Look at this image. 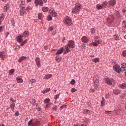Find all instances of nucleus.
Masks as SVG:
<instances>
[{"instance_id": "obj_18", "label": "nucleus", "mask_w": 126, "mask_h": 126, "mask_svg": "<svg viewBox=\"0 0 126 126\" xmlns=\"http://www.w3.org/2000/svg\"><path fill=\"white\" fill-rule=\"evenodd\" d=\"M8 9H9V5L6 4L4 6V11H5V12H6Z\"/></svg>"}, {"instance_id": "obj_51", "label": "nucleus", "mask_w": 126, "mask_h": 126, "mask_svg": "<svg viewBox=\"0 0 126 126\" xmlns=\"http://www.w3.org/2000/svg\"><path fill=\"white\" fill-rule=\"evenodd\" d=\"M47 20H48V21H50L52 20V16H48L47 17Z\"/></svg>"}, {"instance_id": "obj_7", "label": "nucleus", "mask_w": 126, "mask_h": 126, "mask_svg": "<svg viewBox=\"0 0 126 126\" xmlns=\"http://www.w3.org/2000/svg\"><path fill=\"white\" fill-rule=\"evenodd\" d=\"M114 20H115V17L113 15L109 16L107 18V22L109 24H111V23H113Z\"/></svg>"}, {"instance_id": "obj_15", "label": "nucleus", "mask_w": 126, "mask_h": 126, "mask_svg": "<svg viewBox=\"0 0 126 126\" xmlns=\"http://www.w3.org/2000/svg\"><path fill=\"white\" fill-rule=\"evenodd\" d=\"M63 47H62L56 53V55H61V54H63Z\"/></svg>"}, {"instance_id": "obj_3", "label": "nucleus", "mask_w": 126, "mask_h": 126, "mask_svg": "<svg viewBox=\"0 0 126 126\" xmlns=\"http://www.w3.org/2000/svg\"><path fill=\"white\" fill-rule=\"evenodd\" d=\"M81 9V4L76 3L75 4V7L73 9L72 11V13H76L78 12Z\"/></svg>"}, {"instance_id": "obj_47", "label": "nucleus", "mask_w": 126, "mask_h": 126, "mask_svg": "<svg viewBox=\"0 0 126 126\" xmlns=\"http://www.w3.org/2000/svg\"><path fill=\"white\" fill-rule=\"evenodd\" d=\"M51 14H52V16H53L54 17H56V16L58 15L57 13L56 12L53 13V12L51 13Z\"/></svg>"}, {"instance_id": "obj_43", "label": "nucleus", "mask_w": 126, "mask_h": 126, "mask_svg": "<svg viewBox=\"0 0 126 126\" xmlns=\"http://www.w3.org/2000/svg\"><path fill=\"white\" fill-rule=\"evenodd\" d=\"M114 38L116 40H119V36H118V35H117V34H115L114 35Z\"/></svg>"}, {"instance_id": "obj_21", "label": "nucleus", "mask_w": 126, "mask_h": 126, "mask_svg": "<svg viewBox=\"0 0 126 126\" xmlns=\"http://www.w3.org/2000/svg\"><path fill=\"white\" fill-rule=\"evenodd\" d=\"M121 92L119 90H113V93L115 94V95H119Z\"/></svg>"}, {"instance_id": "obj_46", "label": "nucleus", "mask_w": 126, "mask_h": 126, "mask_svg": "<svg viewBox=\"0 0 126 126\" xmlns=\"http://www.w3.org/2000/svg\"><path fill=\"white\" fill-rule=\"evenodd\" d=\"M50 88H47V89H46L44 91L43 93L45 94V93H47V92H50Z\"/></svg>"}, {"instance_id": "obj_42", "label": "nucleus", "mask_w": 126, "mask_h": 126, "mask_svg": "<svg viewBox=\"0 0 126 126\" xmlns=\"http://www.w3.org/2000/svg\"><path fill=\"white\" fill-rule=\"evenodd\" d=\"M11 23H12V26L14 27L15 23L14 22V19L13 18L12 19Z\"/></svg>"}, {"instance_id": "obj_29", "label": "nucleus", "mask_w": 126, "mask_h": 126, "mask_svg": "<svg viewBox=\"0 0 126 126\" xmlns=\"http://www.w3.org/2000/svg\"><path fill=\"white\" fill-rule=\"evenodd\" d=\"M26 13V12L25 11H24V10H20V15L21 16H24V14H25Z\"/></svg>"}, {"instance_id": "obj_35", "label": "nucleus", "mask_w": 126, "mask_h": 126, "mask_svg": "<svg viewBox=\"0 0 126 126\" xmlns=\"http://www.w3.org/2000/svg\"><path fill=\"white\" fill-rule=\"evenodd\" d=\"M50 101H51L50 99L46 98L44 100V103H45V104H48V103L50 102Z\"/></svg>"}, {"instance_id": "obj_28", "label": "nucleus", "mask_w": 126, "mask_h": 126, "mask_svg": "<svg viewBox=\"0 0 126 126\" xmlns=\"http://www.w3.org/2000/svg\"><path fill=\"white\" fill-rule=\"evenodd\" d=\"M43 17H44V16H43V14H42L41 13H40L38 14V19H42Z\"/></svg>"}, {"instance_id": "obj_45", "label": "nucleus", "mask_w": 126, "mask_h": 126, "mask_svg": "<svg viewBox=\"0 0 126 126\" xmlns=\"http://www.w3.org/2000/svg\"><path fill=\"white\" fill-rule=\"evenodd\" d=\"M3 29H4V26H0V32H2L3 31Z\"/></svg>"}, {"instance_id": "obj_11", "label": "nucleus", "mask_w": 126, "mask_h": 126, "mask_svg": "<svg viewBox=\"0 0 126 126\" xmlns=\"http://www.w3.org/2000/svg\"><path fill=\"white\" fill-rule=\"evenodd\" d=\"M121 69L122 72H124V71H126V63H122L121 64Z\"/></svg>"}, {"instance_id": "obj_63", "label": "nucleus", "mask_w": 126, "mask_h": 126, "mask_svg": "<svg viewBox=\"0 0 126 126\" xmlns=\"http://www.w3.org/2000/svg\"><path fill=\"white\" fill-rule=\"evenodd\" d=\"M123 23L124 25H125V24H126V21H123Z\"/></svg>"}, {"instance_id": "obj_44", "label": "nucleus", "mask_w": 126, "mask_h": 126, "mask_svg": "<svg viewBox=\"0 0 126 126\" xmlns=\"http://www.w3.org/2000/svg\"><path fill=\"white\" fill-rule=\"evenodd\" d=\"M116 15L117 17H118V18L121 17V15H120V12H116Z\"/></svg>"}, {"instance_id": "obj_62", "label": "nucleus", "mask_w": 126, "mask_h": 126, "mask_svg": "<svg viewBox=\"0 0 126 126\" xmlns=\"http://www.w3.org/2000/svg\"><path fill=\"white\" fill-rule=\"evenodd\" d=\"M44 49L45 50H48V46L46 45L44 47Z\"/></svg>"}, {"instance_id": "obj_59", "label": "nucleus", "mask_w": 126, "mask_h": 126, "mask_svg": "<svg viewBox=\"0 0 126 126\" xmlns=\"http://www.w3.org/2000/svg\"><path fill=\"white\" fill-rule=\"evenodd\" d=\"M5 38L6 39V38H7V36H8V35H9V32H6L5 33Z\"/></svg>"}, {"instance_id": "obj_50", "label": "nucleus", "mask_w": 126, "mask_h": 126, "mask_svg": "<svg viewBox=\"0 0 126 126\" xmlns=\"http://www.w3.org/2000/svg\"><path fill=\"white\" fill-rule=\"evenodd\" d=\"M123 57H126V50L123 51Z\"/></svg>"}, {"instance_id": "obj_64", "label": "nucleus", "mask_w": 126, "mask_h": 126, "mask_svg": "<svg viewBox=\"0 0 126 126\" xmlns=\"http://www.w3.org/2000/svg\"><path fill=\"white\" fill-rule=\"evenodd\" d=\"M122 11H123V12H126V9H122Z\"/></svg>"}, {"instance_id": "obj_13", "label": "nucleus", "mask_w": 126, "mask_h": 126, "mask_svg": "<svg viewBox=\"0 0 126 126\" xmlns=\"http://www.w3.org/2000/svg\"><path fill=\"white\" fill-rule=\"evenodd\" d=\"M82 41L83 43H87L89 41V39L85 36L82 37Z\"/></svg>"}, {"instance_id": "obj_31", "label": "nucleus", "mask_w": 126, "mask_h": 126, "mask_svg": "<svg viewBox=\"0 0 126 126\" xmlns=\"http://www.w3.org/2000/svg\"><path fill=\"white\" fill-rule=\"evenodd\" d=\"M92 61L94 63H99V58H94Z\"/></svg>"}, {"instance_id": "obj_25", "label": "nucleus", "mask_w": 126, "mask_h": 126, "mask_svg": "<svg viewBox=\"0 0 126 126\" xmlns=\"http://www.w3.org/2000/svg\"><path fill=\"white\" fill-rule=\"evenodd\" d=\"M0 58H1L2 61H4V58H5V55L2 54V52H0Z\"/></svg>"}, {"instance_id": "obj_37", "label": "nucleus", "mask_w": 126, "mask_h": 126, "mask_svg": "<svg viewBox=\"0 0 126 126\" xmlns=\"http://www.w3.org/2000/svg\"><path fill=\"white\" fill-rule=\"evenodd\" d=\"M27 43V39H26L24 41H23L21 43V46H24V45H25V44H26Z\"/></svg>"}, {"instance_id": "obj_8", "label": "nucleus", "mask_w": 126, "mask_h": 126, "mask_svg": "<svg viewBox=\"0 0 126 126\" xmlns=\"http://www.w3.org/2000/svg\"><path fill=\"white\" fill-rule=\"evenodd\" d=\"M117 1L116 0H110L108 2V7L111 6H114V5H116Z\"/></svg>"}, {"instance_id": "obj_58", "label": "nucleus", "mask_w": 126, "mask_h": 126, "mask_svg": "<svg viewBox=\"0 0 126 126\" xmlns=\"http://www.w3.org/2000/svg\"><path fill=\"white\" fill-rule=\"evenodd\" d=\"M85 112H86V114H88L89 115V114L90 113V111H89V110L86 109L85 110Z\"/></svg>"}, {"instance_id": "obj_9", "label": "nucleus", "mask_w": 126, "mask_h": 126, "mask_svg": "<svg viewBox=\"0 0 126 126\" xmlns=\"http://www.w3.org/2000/svg\"><path fill=\"white\" fill-rule=\"evenodd\" d=\"M35 61L36 62V65L38 67H40V66H41V61L40 60V58L36 57Z\"/></svg>"}, {"instance_id": "obj_27", "label": "nucleus", "mask_w": 126, "mask_h": 126, "mask_svg": "<svg viewBox=\"0 0 126 126\" xmlns=\"http://www.w3.org/2000/svg\"><path fill=\"white\" fill-rule=\"evenodd\" d=\"M105 105V98L104 97L102 98V101L101 102V106L103 107Z\"/></svg>"}, {"instance_id": "obj_1", "label": "nucleus", "mask_w": 126, "mask_h": 126, "mask_svg": "<svg viewBox=\"0 0 126 126\" xmlns=\"http://www.w3.org/2000/svg\"><path fill=\"white\" fill-rule=\"evenodd\" d=\"M69 48L71 49H73L75 48V43L73 40H69L68 42V44L64 46V49H65V51L64 52V55L65 54H67V53H69L70 52V49Z\"/></svg>"}, {"instance_id": "obj_55", "label": "nucleus", "mask_w": 126, "mask_h": 126, "mask_svg": "<svg viewBox=\"0 0 126 126\" xmlns=\"http://www.w3.org/2000/svg\"><path fill=\"white\" fill-rule=\"evenodd\" d=\"M15 116H16L17 117H18V116H19V112L18 111H16L15 114Z\"/></svg>"}, {"instance_id": "obj_57", "label": "nucleus", "mask_w": 126, "mask_h": 126, "mask_svg": "<svg viewBox=\"0 0 126 126\" xmlns=\"http://www.w3.org/2000/svg\"><path fill=\"white\" fill-rule=\"evenodd\" d=\"M66 105H63L62 106H61L60 108L61 109H63L64 108H66Z\"/></svg>"}, {"instance_id": "obj_24", "label": "nucleus", "mask_w": 126, "mask_h": 126, "mask_svg": "<svg viewBox=\"0 0 126 126\" xmlns=\"http://www.w3.org/2000/svg\"><path fill=\"white\" fill-rule=\"evenodd\" d=\"M42 9L43 12H47L49 10V8L48 7H43Z\"/></svg>"}, {"instance_id": "obj_5", "label": "nucleus", "mask_w": 126, "mask_h": 126, "mask_svg": "<svg viewBox=\"0 0 126 126\" xmlns=\"http://www.w3.org/2000/svg\"><path fill=\"white\" fill-rule=\"evenodd\" d=\"M64 24H66L67 26H70L71 25V19L69 17H66L64 20Z\"/></svg>"}, {"instance_id": "obj_6", "label": "nucleus", "mask_w": 126, "mask_h": 126, "mask_svg": "<svg viewBox=\"0 0 126 126\" xmlns=\"http://www.w3.org/2000/svg\"><path fill=\"white\" fill-rule=\"evenodd\" d=\"M120 67H121L120 65L118 64H116L115 65L113 66L114 70L117 72V73H121V72H122V69Z\"/></svg>"}, {"instance_id": "obj_2", "label": "nucleus", "mask_w": 126, "mask_h": 126, "mask_svg": "<svg viewBox=\"0 0 126 126\" xmlns=\"http://www.w3.org/2000/svg\"><path fill=\"white\" fill-rule=\"evenodd\" d=\"M93 81L94 83V89H97L99 87V77L97 76H94L93 77Z\"/></svg>"}, {"instance_id": "obj_12", "label": "nucleus", "mask_w": 126, "mask_h": 126, "mask_svg": "<svg viewBox=\"0 0 126 126\" xmlns=\"http://www.w3.org/2000/svg\"><path fill=\"white\" fill-rule=\"evenodd\" d=\"M23 37L21 35L18 36L17 37V42H19V43H22V42H23V39H22Z\"/></svg>"}, {"instance_id": "obj_4", "label": "nucleus", "mask_w": 126, "mask_h": 126, "mask_svg": "<svg viewBox=\"0 0 126 126\" xmlns=\"http://www.w3.org/2000/svg\"><path fill=\"white\" fill-rule=\"evenodd\" d=\"M105 82L108 85H113V84H115V80L113 78H106Z\"/></svg>"}, {"instance_id": "obj_34", "label": "nucleus", "mask_w": 126, "mask_h": 126, "mask_svg": "<svg viewBox=\"0 0 126 126\" xmlns=\"http://www.w3.org/2000/svg\"><path fill=\"white\" fill-rule=\"evenodd\" d=\"M105 115H111L112 114V111H106L105 112Z\"/></svg>"}, {"instance_id": "obj_36", "label": "nucleus", "mask_w": 126, "mask_h": 126, "mask_svg": "<svg viewBox=\"0 0 126 126\" xmlns=\"http://www.w3.org/2000/svg\"><path fill=\"white\" fill-rule=\"evenodd\" d=\"M60 95H61V93H59V94H56L55 97H54V99L55 100H57V99H58V98H59L60 97Z\"/></svg>"}, {"instance_id": "obj_10", "label": "nucleus", "mask_w": 126, "mask_h": 126, "mask_svg": "<svg viewBox=\"0 0 126 126\" xmlns=\"http://www.w3.org/2000/svg\"><path fill=\"white\" fill-rule=\"evenodd\" d=\"M34 3L36 5H37V4H39L40 6H43V1L42 0H35Z\"/></svg>"}, {"instance_id": "obj_60", "label": "nucleus", "mask_w": 126, "mask_h": 126, "mask_svg": "<svg viewBox=\"0 0 126 126\" xmlns=\"http://www.w3.org/2000/svg\"><path fill=\"white\" fill-rule=\"evenodd\" d=\"M90 91H91V92L94 93V92H95V90H94V89L91 88V89H90Z\"/></svg>"}, {"instance_id": "obj_61", "label": "nucleus", "mask_w": 126, "mask_h": 126, "mask_svg": "<svg viewBox=\"0 0 126 126\" xmlns=\"http://www.w3.org/2000/svg\"><path fill=\"white\" fill-rule=\"evenodd\" d=\"M10 100L13 102L14 103V102H15L16 100H14L12 99V98H10Z\"/></svg>"}, {"instance_id": "obj_33", "label": "nucleus", "mask_w": 126, "mask_h": 126, "mask_svg": "<svg viewBox=\"0 0 126 126\" xmlns=\"http://www.w3.org/2000/svg\"><path fill=\"white\" fill-rule=\"evenodd\" d=\"M17 81L18 83H21L23 82V80H22V79L21 78H18V79H17Z\"/></svg>"}, {"instance_id": "obj_52", "label": "nucleus", "mask_w": 126, "mask_h": 126, "mask_svg": "<svg viewBox=\"0 0 126 126\" xmlns=\"http://www.w3.org/2000/svg\"><path fill=\"white\" fill-rule=\"evenodd\" d=\"M93 46H95V47L98 46V44H97L96 42H93L92 43Z\"/></svg>"}, {"instance_id": "obj_40", "label": "nucleus", "mask_w": 126, "mask_h": 126, "mask_svg": "<svg viewBox=\"0 0 126 126\" xmlns=\"http://www.w3.org/2000/svg\"><path fill=\"white\" fill-rule=\"evenodd\" d=\"M91 32L92 34H94V33L95 32V29H94V28L91 29Z\"/></svg>"}, {"instance_id": "obj_32", "label": "nucleus", "mask_w": 126, "mask_h": 126, "mask_svg": "<svg viewBox=\"0 0 126 126\" xmlns=\"http://www.w3.org/2000/svg\"><path fill=\"white\" fill-rule=\"evenodd\" d=\"M28 126H33L32 124H33V120L31 119L29 122H28Z\"/></svg>"}, {"instance_id": "obj_39", "label": "nucleus", "mask_w": 126, "mask_h": 126, "mask_svg": "<svg viewBox=\"0 0 126 126\" xmlns=\"http://www.w3.org/2000/svg\"><path fill=\"white\" fill-rule=\"evenodd\" d=\"M29 82H30V83H35V82H36V80H35V79H31L29 81Z\"/></svg>"}, {"instance_id": "obj_23", "label": "nucleus", "mask_w": 126, "mask_h": 126, "mask_svg": "<svg viewBox=\"0 0 126 126\" xmlns=\"http://www.w3.org/2000/svg\"><path fill=\"white\" fill-rule=\"evenodd\" d=\"M40 122L39 121H36L35 122L32 123V126H39Z\"/></svg>"}, {"instance_id": "obj_22", "label": "nucleus", "mask_w": 126, "mask_h": 126, "mask_svg": "<svg viewBox=\"0 0 126 126\" xmlns=\"http://www.w3.org/2000/svg\"><path fill=\"white\" fill-rule=\"evenodd\" d=\"M15 107V103H12L10 105V108H11V110L12 111H14V108Z\"/></svg>"}, {"instance_id": "obj_56", "label": "nucleus", "mask_w": 126, "mask_h": 126, "mask_svg": "<svg viewBox=\"0 0 126 126\" xmlns=\"http://www.w3.org/2000/svg\"><path fill=\"white\" fill-rule=\"evenodd\" d=\"M9 72H10V73H14V69H11V70H9Z\"/></svg>"}, {"instance_id": "obj_19", "label": "nucleus", "mask_w": 126, "mask_h": 126, "mask_svg": "<svg viewBox=\"0 0 126 126\" xmlns=\"http://www.w3.org/2000/svg\"><path fill=\"white\" fill-rule=\"evenodd\" d=\"M101 5L102 7H106L107 6H109V4H108V2H107V1H105L103 2Z\"/></svg>"}, {"instance_id": "obj_41", "label": "nucleus", "mask_w": 126, "mask_h": 126, "mask_svg": "<svg viewBox=\"0 0 126 126\" xmlns=\"http://www.w3.org/2000/svg\"><path fill=\"white\" fill-rule=\"evenodd\" d=\"M70 84H72V85H74V84H75V80L74 79H72L70 82Z\"/></svg>"}, {"instance_id": "obj_49", "label": "nucleus", "mask_w": 126, "mask_h": 126, "mask_svg": "<svg viewBox=\"0 0 126 126\" xmlns=\"http://www.w3.org/2000/svg\"><path fill=\"white\" fill-rule=\"evenodd\" d=\"M52 110L53 111H57V110H58V108H57V105H55V106H54L52 108Z\"/></svg>"}, {"instance_id": "obj_20", "label": "nucleus", "mask_w": 126, "mask_h": 126, "mask_svg": "<svg viewBox=\"0 0 126 126\" xmlns=\"http://www.w3.org/2000/svg\"><path fill=\"white\" fill-rule=\"evenodd\" d=\"M55 60L56 62H57V63H60V62H61V61L62 60V58L60 57L59 55H58L56 57Z\"/></svg>"}, {"instance_id": "obj_14", "label": "nucleus", "mask_w": 126, "mask_h": 126, "mask_svg": "<svg viewBox=\"0 0 126 126\" xmlns=\"http://www.w3.org/2000/svg\"><path fill=\"white\" fill-rule=\"evenodd\" d=\"M28 36H29V32L28 31H25L22 35V37H25V38L28 37Z\"/></svg>"}, {"instance_id": "obj_38", "label": "nucleus", "mask_w": 126, "mask_h": 126, "mask_svg": "<svg viewBox=\"0 0 126 126\" xmlns=\"http://www.w3.org/2000/svg\"><path fill=\"white\" fill-rule=\"evenodd\" d=\"M52 77V75L49 74L45 76L46 79H49V78H51Z\"/></svg>"}, {"instance_id": "obj_16", "label": "nucleus", "mask_w": 126, "mask_h": 126, "mask_svg": "<svg viewBox=\"0 0 126 126\" xmlns=\"http://www.w3.org/2000/svg\"><path fill=\"white\" fill-rule=\"evenodd\" d=\"M27 57L25 56H22L19 60L18 62L19 63H22L24 60H26Z\"/></svg>"}, {"instance_id": "obj_30", "label": "nucleus", "mask_w": 126, "mask_h": 126, "mask_svg": "<svg viewBox=\"0 0 126 126\" xmlns=\"http://www.w3.org/2000/svg\"><path fill=\"white\" fill-rule=\"evenodd\" d=\"M31 103V104H32V105H33V106H34L36 103V100H35V99H32Z\"/></svg>"}, {"instance_id": "obj_17", "label": "nucleus", "mask_w": 126, "mask_h": 126, "mask_svg": "<svg viewBox=\"0 0 126 126\" xmlns=\"http://www.w3.org/2000/svg\"><path fill=\"white\" fill-rule=\"evenodd\" d=\"M119 87L122 88V89H126V84L123 83L122 84L119 85Z\"/></svg>"}, {"instance_id": "obj_53", "label": "nucleus", "mask_w": 126, "mask_h": 126, "mask_svg": "<svg viewBox=\"0 0 126 126\" xmlns=\"http://www.w3.org/2000/svg\"><path fill=\"white\" fill-rule=\"evenodd\" d=\"M54 30V28L53 27H50L49 29H48V31H50V32H52V30Z\"/></svg>"}, {"instance_id": "obj_48", "label": "nucleus", "mask_w": 126, "mask_h": 126, "mask_svg": "<svg viewBox=\"0 0 126 126\" xmlns=\"http://www.w3.org/2000/svg\"><path fill=\"white\" fill-rule=\"evenodd\" d=\"M76 91V89H75V88H72L71 90V92H72V93H74V92H75Z\"/></svg>"}, {"instance_id": "obj_54", "label": "nucleus", "mask_w": 126, "mask_h": 126, "mask_svg": "<svg viewBox=\"0 0 126 126\" xmlns=\"http://www.w3.org/2000/svg\"><path fill=\"white\" fill-rule=\"evenodd\" d=\"M31 9H32V8H31V7H28L26 9V10H27V11H29L30 10H31Z\"/></svg>"}, {"instance_id": "obj_26", "label": "nucleus", "mask_w": 126, "mask_h": 126, "mask_svg": "<svg viewBox=\"0 0 126 126\" xmlns=\"http://www.w3.org/2000/svg\"><path fill=\"white\" fill-rule=\"evenodd\" d=\"M96 8L97 9L99 10V9H102V8H103V6H102V5L100 4H97L96 5Z\"/></svg>"}]
</instances>
